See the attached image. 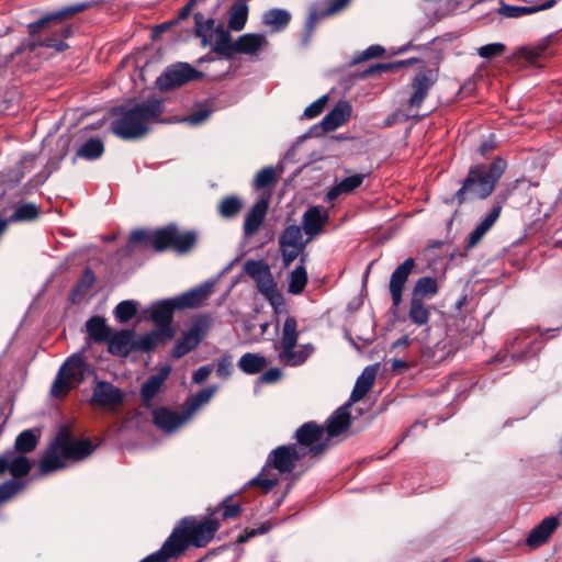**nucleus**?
Wrapping results in <instances>:
<instances>
[{
  "label": "nucleus",
  "mask_w": 562,
  "mask_h": 562,
  "mask_svg": "<svg viewBox=\"0 0 562 562\" xmlns=\"http://www.w3.org/2000/svg\"><path fill=\"white\" fill-rule=\"evenodd\" d=\"M89 8V3H77L68 5L59 11L47 14L42 19L30 23L27 25L31 38L24 42L18 49L16 53L35 52L38 47L54 48L56 52H63L68 48V44L64 40L68 38L72 34L71 26L66 24H57L52 31L53 35L47 36L44 40H36L34 36L42 31L49 30L53 22L61 21L76 13L82 12Z\"/></svg>",
  "instance_id": "1"
},
{
  "label": "nucleus",
  "mask_w": 562,
  "mask_h": 562,
  "mask_svg": "<svg viewBox=\"0 0 562 562\" xmlns=\"http://www.w3.org/2000/svg\"><path fill=\"white\" fill-rule=\"evenodd\" d=\"M164 112L160 100L151 99L133 106L114 109L119 116L111 123V132L121 139L131 140L144 137L149 131V123Z\"/></svg>",
  "instance_id": "2"
},
{
  "label": "nucleus",
  "mask_w": 562,
  "mask_h": 562,
  "mask_svg": "<svg viewBox=\"0 0 562 562\" xmlns=\"http://www.w3.org/2000/svg\"><path fill=\"white\" fill-rule=\"evenodd\" d=\"M220 527L221 522L214 516V513L202 518L188 516L180 519L166 541L180 558L190 547L203 548L207 546Z\"/></svg>",
  "instance_id": "3"
},
{
  "label": "nucleus",
  "mask_w": 562,
  "mask_h": 562,
  "mask_svg": "<svg viewBox=\"0 0 562 562\" xmlns=\"http://www.w3.org/2000/svg\"><path fill=\"white\" fill-rule=\"evenodd\" d=\"M507 164L503 158H495L490 165L477 164L469 169L462 187L456 192L454 199L461 205L469 200H485L488 198L501 177L506 170Z\"/></svg>",
  "instance_id": "4"
},
{
  "label": "nucleus",
  "mask_w": 562,
  "mask_h": 562,
  "mask_svg": "<svg viewBox=\"0 0 562 562\" xmlns=\"http://www.w3.org/2000/svg\"><path fill=\"white\" fill-rule=\"evenodd\" d=\"M299 340L297 322L295 317L288 316L282 327L280 350L278 358L281 363L289 367L303 364L314 351L311 344L302 345L297 350L295 347Z\"/></svg>",
  "instance_id": "5"
},
{
  "label": "nucleus",
  "mask_w": 562,
  "mask_h": 562,
  "mask_svg": "<svg viewBox=\"0 0 562 562\" xmlns=\"http://www.w3.org/2000/svg\"><path fill=\"white\" fill-rule=\"evenodd\" d=\"M244 271L256 282L258 291L270 303L274 313H279L280 307L284 305V297L278 290L269 265L263 260H247Z\"/></svg>",
  "instance_id": "6"
},
{
  "label": "nucleus",
  "mask_w": 562,
  "mask_h": 562,
  "mask_svg": "<svg viewBox=\"0 0 562 562\" xmlns=\"http://www.w3.org/2000/svg\"><path fill=\"white\" fill-rule=\"evenodd\" d=\"M88 364L82 353L71 355L60 367L50 387L54 397H64L85 380Z\"/></svg>",
  "instance_id": "7"
},
{
  "label": "nucleus",
  "mask_w": 562,
  "mask_h": 562,
  "mask_svg": "<svg viewBox=\"0 0 562 562\" xmlns=\"http://www.w3.org/2000/svg\"><path fill=\"white\" fill-rule=\"evenodd\" d=\"M296 442L294 446H300L299 450L303 456L311 459L321 458L328 449L329 439L326 436L324 426L315 422H307L300 426L294 435Z\"/></svg>",
  "instance_id": "8"
},
{
  "label": "nucleus",
  "mask_w": 562,
  "mask_h": 562,
  "mask_svg": "<svg viewBox=\"0 0 562 562\" xmlns=\"http://www.w3.org/2000/svg\"><path fill=\"white\" fill-rule=\"evenodd\" d=\"M155 251L162 252L172 249L178 254L189 252L196 243V234L192 231L181 232L176 225L156 229Z\"/></svg>",
  "instance_id": "9"
},
{
  "label": "nucleus",
  "mask_w": 562,
  "mask_h": 562,
  "mask_svg": "<svg viewBox=\"0 0 562 562\" xmlns=\"http://www.w3.org/2000/svg\"><path fill=\"white\" fill-rule=\"evenodd\" d=\"M203 77V72L188 63H175L168 66L157 78L156 85L161 91H169Z\"/></svg>",
  "instance_id": "10"
},
{
  "label": "nucleus",
  "mask_w": 562,
  "mask_h": 562,
  "mask_svg": "<svg viewBox=\"0 0 562 562\" xmlns=\"http://www.w3.org/2000/svg\"><path fill=\"white\" fill-rule=\"evenodd\" d=\"M124 400L125 394L120 387L104 380H95L89 403L91 406L116 413Z\"/></svg>",
  "instance_id": "11"
},
{
  "label": "nucleus",
  "mask_w": 562,
  "mask_h": 562,
  "mask_svg": "<svg viewBox=\"0 0 562 562\" xmlns=\"http://www.w3.org/2000/svg\"><path fill=\"white\" fill-rule=\"evenodd\" d=\"M55 440L56 446L59 447L66 460L80 461L89 457L93 451L89 439L74 440L71 429L67 425L59 428Z\"/></svg>",
  "instance_id": "12"
},
{
  "label": "nucleus",
  "mask_w": 562,
  "mask_h": 562,
  "mask_svg": "<svg viewBox=\"0 0 562 562\" xmlns=\"http://www.w3.org/2000/svg\"><path fill=\"white\" fill-rule=\"evenodd\" d=\"M210 326L211 321L207 316L195 318L191 327L184 331L181 338L176 342L172 349V356L179 359L195 349L206 336Z\"/></svg>",
  "instance_id": "13"
},
{
  "label": "nucleus",
  "mask_w": 562,
  "mask_h": 562,
  "mask_svg": "<svg viewBox=\"0 0 562 562\" xmlns=\"http://www.w3.org/2000/svg\"><path fill=\"white\" fill-rule=\"evenodd\" d=\"M531 329L520 330L508 344V351L514 363H522L536 357L543 344L539 338L530 339Z\"/></svg>",
  "instance_id": "14"
},
{
  "label": "nucleus",
  "mask_w": 562,
  "mask_h": 562,
  "mask_svg": "<svg viewBox=\"0 0 562 562\" xmlns=\"http://www.w3.org/2000/svg\"><path fill=\"white\" fill-rule=\"evenodd\" d=\"M299 447L294 443L277 447L269 453L267 465L274 468L280 473H291L296 463L305 458Z\"/></svg>",
  "instance_id": "15"
},
{
  "label": "nucleus",
  "mask_w": 562,
  "mask_h": 562,
  "mask_svg": "<svg viewBox=\"0 0 562 562\" xmlns=\"http://www.w3.org/2000/svg\"><path fill=\"white\" fill-rule=\"evenodd\" d=\"M438 80V74L434 69H423L412 79V94L407 100L409 109L418 110L428 95L430 89Z\"/></svg>",
  "instance_id": "16"
},
{
  "label": "nucleus",
  "mask_w": 562,
  "mask_h": 562,
  "mask_svg": "<svg viewBox=\"0 0 562 562\" xmlns=\"http://www.w3.org/2000/svg\"><path fill=\"white\" fill-rule=\"evenodd\" d=\"M414 268V258H407L391 274L389 289L392 299V304L394 307L400 306V304L402 303L404 286Z\"/></svg>",
  "instance_id": "17"
},
{
  "label": "nucleus",
  "mask_w": 562,
  "mask_h": 562,
  "mask_svg": "<svg viewBox=\"0 0 562 562\" xmlns=\"http://www.w3.org/2000/svg\"><path fill=\"white\" fill-rule=\"evenodd\" d=\"M270 192H263L260 199L251 206L249 212L246 214L243 227L245 237H251L259 231L266 217L270 203Z\"/></svg>",
  "instance_id": "18"
},
{
  "label": "nucleus",
  "mask_w": 562,
  "mask_h": 562,
  "mask_svg": "<svg viewBox=\"0 0 562 562\" xmlns=\"http://www.w3.org/2000/svg\"><path fill=\"white\" fill-rule=\"evenodd\" d=\"M213 284L205 282L172 299L177 310L198 308L202 306L212 294Z\"/></svg>",
  "instance_id": "19"
},
{
  "label": "nucleus",
  "mask_w": 562,
  "mask_h": 562,
  "mask_svg": "<svg viewBox=\"0 0 562 562\" xmlns=\"http://www.w3.org/2000/svg\"><path fill=\"white\" fill-rule=\"evenodd\" d=\"M151 415L154 424L168 434L177 430L190 419L184 411L178 413L164 406L155 408Z\"/></svg>",
  "instance_id": "20"
},
{
  "label": "nucleus",
  "mask_w": 562,
  "mask_h": 562,
  "mask_svg": "<svg viewBox=\"0 0 562 562\" xmlns=\"http://www.w3.org/2000/svg\"><path fill=\"white\" fill-rule=\"evenodd\" d=\"M175 310H177V307L173 306L172 299L158 302L151 307V319L157 326V329H160L162 333L165 331L166 339L173 337L171 323Z\"/></svg>",
  "instance_id": "21"
},
{
  "label": "nucleus",
  "mask_w": 562,
  "mask_h": 562,
  "mask_svg": "<svg viewBox=\"0 0 562 562\" xmlns=\"http://www.w3.org/2000/svg\"><path fill=\"white\" fill-rule=\"evenodd\" d=\"M350 2L351 0H326L327 7L325 9L311 12L305 23L306 34L304 36V43H308L314 27L319 20L341 12L350 4Z\"/></svg>",
  "instance_id": "22"
},
{
  "label": "nucleus",
  "mask_w": 562,
  "mask_h": 562,
  "mask_svg": "<svg viewBox=\"0 0 562 562\" xmlns=\"http://www.w3.org/2000/svg\"><path fill=\"white\" fill-rule=\"evenodd\" d=\"M350 405L351 404L348 402L345 405L340 406L327 419L326 426L324 428L326 436L329 440L349 429L351 424V416L349 412Z\"/></svg>",
  "instance_id": "23"
},
{
  "label": "nucleus",
  "mask_w": 562,
  "mask_h": 562,
  "mask_svg": "<svg viewBox=\"0 0 562 562\" xmlns=\"http://www.w3.org/2000/svg\"><path fill=\"white\" fill-rule=\"evenodd\" d=\"M328 213L321 206L308 207L302 217V226L305 234L311 238L315 237L323 231V227L328 222Z\"/></svg>",
  "instance_id": "24"
},
{
  "label": "nucleus",
  "mask_w": 562,
  "mask_h": 562,
  "mask_svg": "<svg viewBox=\"0 0 562 562\" xmlns=\"http://www.w3.org/2000/svg\"><path fill=\"white\" fill-rule=\"evenodd\" d=\"M134 345V331L122 329L108 339V351L113 356L126 357L136 350Z\"/></svg>",
  "instance_id": "25"
},
{
  "label": "nucleus",
  "mask_w": 562,
  "mask_h": 562,
  "mask_svg": "<svg viewBox=\"0 0 562 562\" xmlns=\"http://www.w3.org/2000/svg\"><path fill=\"white\" fill-rule=\"evenodd\" d=\"M171 372L170 367L161 368L156 374L150 375L140 387V397L145 407H150L153 398L159 392Z\"/></svg>",
  "instance_id": "26"
},
{
  "label": "nucleus",
  "mask_w": 562,
  "mask_h": 562,
  "mask_svg": "<svg viewBox=\"0 0 562 562\" xmlns=\"http://www.w3.org/2000/svg\"><path fill=\"white\" fill-rule=\"evenodd\" d=\"M351 105L347 101H339L334 109L328 112L321 121L324 132H333L344 125L351 115Z\"/></svg>",
  "instance_id": "27"
},
{
  "label": "nucleus",
  "mask_w": 562,
  "mask_h": 562,
  "mask_svg": "<svg viewBox=\"0 0 562 562\" xmlns=\"http://www.w3.org/2000/svg\"><path fill=\"white\" fill-rule=\"evenodd\" d=\"M559 526L557 517L550 516L544 518L539 525H537L528 535L526 539L527 546L530 548H538L547 542L550 536L554 532Z\"/></svg>",
  "instance_id": "28"
},
{
  "label": "nucleus",
  "mask_w": 562,
  "mask_h": 562,
  "mask_svg": "<svg viewBox=\"0 0 562 562\" xmlns=\"http://www.w3.org/2000/svg\"><path fill=\"white\" fill-rule=\"evenodd\" d=\"M378 373L376 366L366 367L358 376L353 390L349 397V403L353 404L362 400L374 384Z\"/></svg>",
  "instance_id": "29"
},
{
  "label": "nucleus",
  "mask_w": 562,
  "mask_h": 562,
  "mask_svg": "<svg viewBox=\"0 0 562 562\" xmlns=\"http://www.w3.org/2000/svg\"><path fill=\"white\" fill-rule=\"evenodd\" d=\"M65 461L66 459L61 454L59 447L56 446V440L54 439L40 462V473L42 475H46L54 471L64 469L66 467Z\"/></svg>",
  "instance_id": "30"
},
{
  "label": "nucleus",
  "mask_w": 562,
  "mask_h": 562,
  "mask_svg": "<svg viewBox=\"0 0 562 562\" xmlns=\"http://www.w3.org/2000/svg\"><path fill=\"white\" fill-rule=\"evenodd\" d=\"M267 45L268 40L263 34H243L235 41V54L254 55Z\"/></svg>",
  "instance_id": "31"
},
{
  "label": "nucleus",
  "mask_w": 562,
  "mask_h": 562,
  "mask_svg": "<svg viewBox=\"0 0 562 562\" xmlns=\"http://www.w3.org/2000/svg\"><path fill=\"white\" fill-rule=\"evenodd\" d=\"M86 329L89 338L97 344L108 341L111 336V328L102 316H91L86 322Z\"/></svg>",
  "instance_id": "32"
},
{
  "label": "nucleus",
  "mask_w": 562,
  "mask_h": 562,
  "mask_svg": "<svg viewBox=\"0 0 562 562\" xmlns=\"http://www.w3.org/2000/svg\"><path fill=\"white\" fill-rule=\"evenodd\" d=\"M555 4V0H549L539 5H529V7H520V5H509L504 2L501 3L498 9V14L506 18H520L522 15L533 14L542 10H547L552 8Z\"/></svg>",
  "instance_id": "33"
},
{
  "label": "nucleus",
  "mask_w": 562,
  "mask_h": 562,
  "mask_svg": "<svg viewBox=\"0 0 562 562\" xmlns=\"http://www.w3.org/2000/svg\"><path fill=\"white\" fill-rule=\"evenodd\" d=\"M292 15L285 9H270L262 15V24L269 26L272 32H282L291 22Z\"/></svg>",
  "instance_id": "34"
},
{
  "label": "nucleus",
  "mask_w": 562,
  "mask_h": 562,
  "mask_svg": "<svg viewBox=\"0 0 562 562\" xmlns=\"http://www.w3.org/2000/svg\"><path fill=\"white\" fill-rule=\"evenodd\" d=\"M41 215L40 207L33 202H21L14 207L13 213L8 218L10 223L34 222Z\"/></svg>",
  "instance_id": "35"
},
{
  "label": "nucleus",
  "mask_w": 562,
  "mask_h": 562,
  "mask_svg": "<svg viewBox=\"0 0 562 562\" xmlns=\"http://www.w3.org/2000/svg\"><path fill=\"white\" fill-rule=\"evenodd\" d=\"M366 175L356 173L340 180L336 186H334L327 193V199L329 201L335 200L340 194H347L352 192L355 189L359 188Z\"/></svg>",
  "instance_id": "36"
},
{
  "label": "nucleus",
  "mask_w": 562,
  "mask_h": 562,
  "mask_svg": "<svg viewBox=\"0 0 562 562\" xmlns=\"http://www.w3.org/2000/svg\"><path fill=\"white\" fill-rule=\"evenodd\" d=\"M8 471L13 476L12 480L25 477L31 469L32 464L27 457L23 454H15L14 452L8 451Z\"/></svg>",
  "instance_id": "37"
},
{
  "label": "nucleus",
  "mask_w": 562,
  "mask_h": 562,
  "mask_svg": "<svg viewBox=\"0 0 562 562\" xmlns=\"http://www.w3.org/2000/svg\"><path fill=\"white\" fill-rule=\"evenodd\" d=\"M217 387L209 386L200 390L198 393L189 396L183 405V411L189 418L204 404H206L215 394Z\"/></svg>",
  "instance_id": "38"
},
{
  "label": "nucleus",
  "mask_w": 562,
  "mask_h": 562,
  "mask_svg": "<svg viewBox=\"0 0 562 562\" xmlns=\"http://www.w3.org/2000/svg\"><path fill=\"white\" fill-rule=\"evenodd\" d=\"M248 19V5L245 0H236L231 10L228 27L232 31H241Z\"/></svg>",
  "instance_id": "39"
},
{
  "label": "nucleus",
  "mask_w": 562,
  "mask_h": 562,
  "mask_svg": "<svg viewBox=\"0 0 562 562\" xmlns=\"http://www.w3.org/2000/svg\"><path fill=\"white\" fill-rule=\"evenodd\" d=\"M267 364V359L263 356L252 352L243 355L237 363L238 368L246 374H257L261 372Z\"/></svg>",
  "instance_id": "40"
},
{
  "label": "nucleus",
  "mask_w": 562,
  "mask_h": 562,
  "mask_svg": "<svg viewBox=\"0 0 562 562\" xmlns=\"http://www.w3.org/2000/svg\"><path fill=\"white\" fill-rule=\"evenodd\" d=\"M438 293V284L436 279L431 277H423L418 279L412 292V299L424 301L426 297H431Z\"/></svg>",
  "instance_id": "41"
},
{
  "label": "nucleus",
  "mask_w": 562,
  "mask_h": 562,
  "mask_svg": "<svg viewBox=\"0 0 562 562\" xmlns=\"http://www.w3.org/2000/svg\"><path fill=\"white\" fill-rule=\"evenodd\" d=\"M217 38L213 46V52L231 58L235 54V42H232V36L228 31L222 26L215 29Z\"/></svg>",
  "instance_id": "42"
},
{
  "label": "nucleus",
  "mask_w": 562,
  "mask_h": 562,
  "mask_svg": "<svg viewBox=\"0 0 562 562\" xmlns=\"http://www.w3.org/2000/svg\"><path fill=\"white\" fill-rule=\"evenodd\" d=\"M408 317L413 324L424 326L429 321L430 308L424 301L411 299Z\"/></svg>",
  "instance_id": "43"
},
{
  "label": "nucleus",
  "mask_w": 562,
  "mask_h": 562,
  "mask_svg": "<svg viewBox=\"0 0 562 562\" xmlns=\"http://www.w3.org/2000/svg\"><path fill=\"white\" fill-rule=\"evenodd\" d=\"M104 153V144L99 138H90L83 143L77 150L76 156L87 159L94 160L100 158Z\"/></svg>",
  "instance_id": "44"
},
{
  "label": "nucleus",
  "mask_w": 562,
  "mask_h": 562,
  "mask_svg": "<svg viewBox=\"0 0 562 562\" xmlns=\"http://www.w3.org/2000/svg\"><path fill=\"white\" fill-rule=\"evenodd\" d=\"M166 340L165 331L162 333L160 329H156L135 339L134 348L142 351H150Z\"/></svg>",
  "instance_id": "45"
},
{
  "label": "nucleus",
  "mask_w": 562,
  "mask_h": 562,
  "mask_svg": "<svg viewBox=\"0 0 562 562\" xmlns=\"http://www.w3.org/2000/svg\"><path fill=\"white\" fill-rule=\"evenodd\" d=\"M307 283V272L303 265L295 268L289 276L288 292L294 295L301 294Z\"/></svg>",
  "instance_id": "46"
},
{
  "label": "nucleus",
  "mask_w": 562,
  "mask_h": 562,
  "mask_svg": "<svg viewBox=\"0 0 562 562\" xmlns=\"http://www.w3.org/2000/svg\"><path fill=\"white\" fill-rule=\"evenodd\" d=\"M38 443V439L31 429L23 430L15 439L14 449L21 453L32 452Z\"/></svg>",
  "instance_id": "47"
},
{
  "label": "nucleus",
  "mask_w": 562,
  "mask_h": 562,
  "mask_svg": "<svg viewBox=\"0 0 562 562\" xmlns=\"http://www.w3.org/2000/svg\"><path fill=\"white\" fill-rule=\"evenodd\" d=\"M25 483L18 480H7L0 484V506L10 502L23 488Z\"/></svg>",
  "instance_id": "48"
},
{
  "label": "nucleus",
  "mask_w": 562,
  "mask_h": 562,
  "mask_svg": "<svg viewBox=\"0 0 562 562\" xmlns=\"http://www.w3.org/2000/svg\"><path fill=\"white\" fill-rule=\"evenodd\" d=\"M155 236L156 231L136 229L130 235L128 244L130 246L140 245L144 249L153 248L155 250Z\"/></svg>",
  "instance_id": "49"
},
{
  "label": "nucleus",
  "mask_w": 562,
  "mask_h": 562,
  "mask_svg": "<svg viewBox=\"0 0 562 562\" xmlns=\"http://www.w3.org/2000/svg\"><path fill=\"white\" fill-rule=\"evenodd\" d=\"M241 201L237 196H226L218 204V213L222 217L231 218L241 210Z\"/></svg>",
  "instance_id": "50"
},
{
  "label": "nucleus",
  "mask_w": 562,
  "mask_h": 562,
  "mask_svg": "<svg viewBox=\"0 0 562 562\" xmlns=\"http://www.w3.org/2000/svg\"><path fill=\"white\" fill-rule=\"evenodd\" d=\"M136 313L137 304L131 300L122 301L114 310L115 318L122 324L130 322Z\"/></svg>",
  "instance_id": "51"
},
{
  "label": "nucleus",
  "mask_w": 562,
  "mask_h": 562,
  "mask_svg": "<svg viewBox=\"0 0 562 562\" xmlns=\"http://www.w3.org/2000/svg\"><path fill=\"white\" fill-rule=\"evenodd\" d=\"M302 239V233L301 228L296 225L288 226L279 240L280 247L284 246H296V247H304V245L301 243Z\"/></svg>",
  "instance_id": "52"
},
{
  "label": "nucleus",
  "mask_w": 562,
  "mask_h": 562,
  "mask_svg": "<svg viewBox=\"0 0 562 562\" xmlns=\"http://www.w3.org/2000/svg\"><path fill=\"white\" fill-rule=\"evenodd\" d=\"M195 35L203 38V44H206V36L214 27V20L212 18H205L202 13L196 12L194 14Z\"/></svg>",
  "instance_id": "53"
},
{
  "label": "nucleus",
  "mask_w": 562,
  "mask_h": 562,
  "mask_svg": "<svg viewBox=\"0 0 562 562\" xmlns=\"http://www.w3.org/2000/svg\"><path fill=\"white\" fill-rule=\"evenodd\" d=\"M277 182V177L272 167L262 168L255 177L254 187L256 190L265 189Z\"/></svg>",
  "instance_id": "54"
},
{
  "label": "nucleus",
  "mask_w": 562,
  "mask_h": 562,
  "mask_svg": "<svg viewBox=\"0 0 562 562\" xmlns=\"http://www.w3.org/2000/svg\"><path fill=\"white\" fill-rule=\"evenodd\" d=\"M171 559H178V557L175 553V551L170 548L168 542L165 540V542L162 543L161 548L158 551L147 555L139 562H168Z\"/></svg>",
  "instance_id": "55"
},
{
  "label": "nucleus",
  "mask_w": 562,
  "mask_h": 562,
  "mask_svg": "<svg viewBox=\"0 0 562 562\" xmlns=\"http://www.w3.org/2000/svg\"><path fill=\"white\" fill-rule=\"evenodd\" d=\"M241 512L240 505L237 503H229L228 499L223 501L220 503L212 513H214V516L217 513H221V516L223 519H232L236 518Z\"/></svg>",
  "instance_id": "56"
},
{
  "label": "nucleus",
  "mask_w": 562,
  "mask_h": 562,
  "mask_svg": "<svg viewBox=\"0 0 562 562\" xmlns=\"http://www.w3.org/2000/svg\"><path fill=\"white\" fill-rule=\"evenodd\" d=\"M212 113V109L205 104L200 105L193 110L189 115L182 119L183 122L190 125H199L205 122Z\"/></svg>",
  "instance_id": "57"
},
{
  "label": "nucleus",
  "mask_w": 562,
  "mask_h": 562,
  "mask_svg": "<svg viewBox=\"0 0 562 562\" xmlns=\"http://www.w3.org/2000/svg\"><path fill=\"white\" fill-rule=\"evenodd\" d=\"M507 47L503 43H491L477 48V55L484 59H492L501 56L506 52Z\"/></svg>",
  "instance_id": "58"
},
{
  "label": "nucleus",
  "mask_w": 562,
  "mask_h": 562,
  "mask_svg": "<svg viewBox=\"0 0 562 562\" xmlns=\"http://www.w3.org/2000/svg\"><path fill=\"white\" fill-rule=\"evenodd\" d=\"M505 200H506L505 196L504 198H501L499 195L496 196L491 211L482 218L481 222H483L484 224H486L488 227L492 228L502 213L503 204H504Z\"/></svg>",
  "instance_id": "59"
},
{
  "label": "nucleus",
  "mask_w": 562,
  "mask_h": 562,
  "mask_svg": "<svg viewBox=\"0 0 562 562\" xmlns=\"http://www.w3.org/2000/svg\"><path fill=\"white\" fill-rule=\"evenodd\" d=\"M505 200H506L505 196L504 198H501L499 195L496 196L491 211L482 218L481 222H483L484 224H486L488 227L492 228L502 213L503 204H504Z\"/></svg>",
  "instance_id": "60"
},
{
  "label": "nucleus",
  "mask_w": 562,
  "mask_h": 562,
  "mask_svg": "<svg viewBox=\"0 0 562 562\" xmlns=\"http://www.w3.org/2000/svg\"><path fill=\"white\" fill-rule=\"evenodd\" d=\"M544 50H546L544 45H540L537 47L524 46V47L518 48L516 56L525 58L526 60H528L530 63H533L544 54Z\"/></svg>",
  "instance_id": "61"
},
{
  "label": "nucleus",
  "mask_w": 562,
  "mask_h": 562,
  "mask_svg": "<svg viewBox=\"0 0 562 562\" xmlns=\"http://www.w3.org/2000/svg\"><path fill=\"white\" fill-rule=\"evenodd\" d=\"M491 229L486 224L483 222H480L475 228L470 233L468 239H467V247L473 248L475 247L482 238L485 236V234Z\"/></svg>",
  "instance_id": "62"
},
{
  "label": "nucleus",
  "mask_w": 562,
  "mask_h": 562,
  "mask_svg": "<svg viewBox=\"0 0 562 562\" xmlns=\"http://www.w3.org/2000/svg\"><path fill=\"white\" fill-rule=\"evenodd\" d=\"M491 229L486 224L483 222H480L475 228L470 233L468 239H467V247L473 248L475 247L482 238L485 236V234Z\"/></svg>",
  "instance_id": "63"
},
{
  "label": "nucleus",
  "mask_w": 562,
  "mask_h": 562,
  "mask_svg": "<svg viewBox=\"0 0 562 562\" xmlns=\"http://www.w3.org/2000/svg\"><path fill=\"white\" fill-rule=\"evenodd\" d=\"M491 229L486 224L483 222H480L475 228L470 233L468 239H467V247L473 248L475 247L482 238L485 236V234Z\"/></svg>",
  "instance_id": "64"
}]
</instances>
